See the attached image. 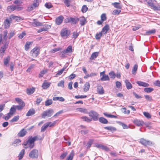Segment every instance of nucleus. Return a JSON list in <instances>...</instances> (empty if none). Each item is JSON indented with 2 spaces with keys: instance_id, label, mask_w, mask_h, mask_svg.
Listing matches in <instances>:
<instances>
[{
  "instance_id": "37",
  "label": "nucleus",
  "mask_w": 160,
  "mask_h": 160,
  "mask_svg": "<svg viewBox=\"0 0 160 160\" xmlns=\"http://www.w3.org/2000/svg\"><path fill=\"white\" fill-rule=\"evenodd\" d=\"M10 19H13L17 21H19L20 20V18L19 17L12 15L10 16Z\"/></svg>"
},
{
  "instance_id": "22",
  "label": "nucleus",
  "mask_w": 160,
  "mask_h": 160,
  "mask_svg": "<svg viewBox=\"0 0 160 160\" xmlns=\"http://www.w3.org/2000/svg\"><path fill=\"white\" fill-rule=\"evenodd\" d=\"M50 84L51 83L50 82H44L42 85V87L43 89H47L50 86Z\"/></svg>"
},
{
  "instance_id": "5",
  "label": "nucleus",
  "mask_w": 160,
  "mask_h": 160,
  "mask_svg": "<svg viewBox=\"0 0 160 160\" xmlns=\"http://www.w3.org/2000/svg\"><path fill=\"white\" fill-rule=\"evenodd\" d=\"M40 48L38 47H35L30 52V53L33 57H36L39 53Z\"/></svg>"
},
{
  "instance_id": "64",
  "label": "nucleus",
  "mask_w": 160,
  "mask_h": 160,
  "mask_svg": "<svg viewBox=\"0 0 160 160\" xmlns=\"http://www.w3.org/2000/svg\"><path fill=\"white\" fill-rule=\"evenodd\" d=\"M45 7L49 9L52 7V5L50 3H45Z\"/></svg>"
},
{
  "instance_id": "15",
  "label": "nucleus",
  "mask_w": 160,
  "mask_h": 160,
  "mask_svg": "<svg viewBox=\"0 0 160 160\" xmlns=\"http://www.w3.org/2000/svg\"><path fill=\"white\" fill-rule=\"evenodd\" d=\"M78 18L77 17L72 18L71 17L68 19V21L74 24H76L78 22Z\"/></svg>"
},
{
  "instance_id": "27",
  "label": "nucleus",
  "mask_w": 160,
  "mask_h": 160,
  "mask_svg": "<svg viewBox=\"0 0 160 160\" xmlns=\"http://www.w3.org/2000/svg\"><path fill=\"white\" fill-rule=\"evenodd\" d=\"M4 27L5 28H8L10 26V22L8 19H6L4 21Z\"/></svg>"
},
{
  "instance_id": "19",
  "label": "nucleus",
  "mask_w": 160,
  "mask_h": 160,
  "mask_svg": "<svg viewBox=\"0 0 160 160\" xmlns=\"http://www.w3.org/2000/svg\"><path fill=\"white\" fill-rule=\"evenodd\" d=\"M50 27V25H46L45 26L42 28L39 29L38 31V33H40L42 31H46L48 30V27Z\"/></svg>"
},
{
  "instance_id": "59",
  "label": "nucleus",
  "mask_w": 160,
  "mask_h": 160,
  "mask_svg": "<svg viewBox=\"0 0 160 160\" xmlns=\"http://www.w3.org/2000/svg\"><path fill=\"white\" fill-rule=\"evenodd\" d=\"M68 154V152H65L62 153L60 156V159H64Z\"/></svg>"
},
{
  "instance_id": "29",
  "label": "nucleus",
  "mask_w": 160,
  "mask_h": 160,
  "mask_svg": "<svg viewBox=\"0 0 160 160\" xmlns=\"http://www.w3.org/2000/svg\"><path fill=\"white\" fill-rule=\"evenodd\" d=\"M104 128L111 132L115 131L116 130V129L115 127L112 126L106 127Z\"/></svg>"
},
{
  "instance_id": "55",
  "label": "nucleus",
  "mask_w": 160,
  "mask_h": 160,
  "mask_svg": "<svg viewBox=\"0 0 160 160\" xmlns=\"http://www.w3.org/2000/svg\"><path fill=\"white\" fill-rule=\"evenodd\" d=\"M56 121H54L53 123H52L51 122H48L46 123L48 127H50L53 126L55 124Z\"/></svg>"
},
{
  "instance_id": "40",
  "label": "nucleus",
  "mask_w": 160,
  "mask_h": 160,
  "mask_svg": "<svg viewBox=\"0 0 160 160\" xmlns=\"http://www.w3.org/2000/svg\"><path fill=\"white\" fill-rule=\"evenodd\" d=\"M32 5L35 8L38 7L39 5V0H34Z\"/></svg>"
},
{
  "instance_id": "28",
  "label": "nucleus",
  "mask_w": 160,
  "mask_h": 160,
  "mask_svg": "<svg viewBox=\"0 0 160 160\" xmlns=\"http://www.w3.org/2000/svg\"><path fill=\"white\" fill-rule=\"evenodd\" d=\"M100 80L101 81H109L110 80L109 78L107 75H102V76L101 77Z\"/></svg>"
},
{
  "instance_id": "50",
  "label": "nucleus",
  "mask_w": 160,
  "mask_h": 160,
  "mask_svg": "<svg viewBox=\"0 0 160 160\" xmlns=\"http://www.w3.org/2000/svg\"><path fill=\"white\" fill-rule=\"evenodd\" d=\"M95 75H96V74L95 73H92L90 74L87 73L86 74V75L84 76V78L85 79H86L89 77H92Z\"/></svg>"
},
{
  "instance_id": "26",
  "label": "nucleus",
  "mask_w": 160,
  "mask_h": 160,
  "mask_svg": "<svg viewBox=\"0 0 160 160\" xmlns=\"http://www.w3.org/2000/svg\"><path fill=\"white\" fill-rule=\"evenodd\" d=\"M99 121L103 124H106L108 123V121L103 117H100L99 119Z\"/></svg>"
},
{
  "instance_id": "56",
  "label": "nucleus",
  "mask_w": 160,
  "mask_h": 160,
  "mask_svg": "<svg viewBox=\"0 0 160 160\" xmlns=\"http://www.w3.org/2000/svg\"><path fill=\"white\" fill-rule=\"evenodd\" d=\"M121 12L120 10H115L113 11L112 14L113 15H118Z\"/></svg>"
},
{
  "instance_id": "2",
  "label": "nucleus",
  "mask_w": 160,
  "mask_h": 160,
  "mask_svg": "<svg viewBox=\"0 0 160 160\" xmlns=\"http://www.w3.org/2000/svg\"><path fill=\"white\" fill-rule=\"evenodd\" d=\"M54 111L52 109H49L43 112L42 114V117L45 118L46 117H50L53 114Z\"/></svg>"
},
{
  "instance_id": "41",
  "label": "nucleus",
  "mask_w": 160,
  "mask_h": 160,
  "mask_svg": "<svg viewBox=\"0 0 160 160\" xmlns=\"http://www.w3.org/2000/svg\"><path fill=\"white\" fill-rule=\"evenodd\" d=\"M156 32L155 29H152V30L148 31L146 32V34L147 35H150L152 34H154Z\"/></svg>"
},
{
  "instance_id": "39",
  "label": "nucleus",
  "mask_w": 160,
  "mask_h": 160,
  "mask_svg": "<svg viewBox=\"0 0 160 160\" xmlns=\"http://www.w3.org/2000/svg\"><path fill=\"white\" fill-rule=\"evenodd\" d=\"M77 109L78 111L81 112H84L86 113H87L88 112L87 109L85 108H77Z\"/></svg>"
},
{
  "instance_id": "32",
  "label": "nucleus",
  "mask_w": 160,
  "mask_h": 160,
  "mask_svg": "<svg viewBox=\"0 0 160 160\" xmlns=\"http://www.w3.org/2000/svg\"><path fill=\"white\" fill-rule=\"evenodd\" d=\"M112 5H113L114 7L120 9L122 8V6L120 4V3L118 2H113L112 3Z\"/></svg>"
},
{
  "instance_id": "7",
  "label": "nucleus",
  "mask_w": 160,
  "mask_h": 160,
  "mask_svg": "<svg viewBox=\"0 0 160 160\" xmlns=\"http://www.w3.org/2000/svg\"><path fill=\"white\" fill-rule=\"evenodd\" d=\"M139 142L142 145L145 146H147V145L150 146L152 144V142L151 141L146 140L143 138L141 139Z\"/></svg>"
},
{
  "instance_id": "17",
  "label": "nucleus",
  "mask_w": 160,
  "mask_h": 160,
  "mask_svg": "<svg viewBox=\"0 0 160 160\" xmlns=\"http://www.w3.org/2000/svg\"><path fill=\"white\" fill-rule=\"evenodd\" d=\"M137 83L139 86H142L144 87H148L149 86V85L148 83L142 81H137Z\"/></svg>"
},
{
  "instance_id": "3",
  "label": "nucleus",
  "mask_w": 160,
  "mask_h": 160,
  "mask_svg": "<svg viewBox=\"0 0 160 160\" xmlns=\"http://www.w3.org/2000/svg\"><path fill=\"white\" fill-rule=\"evenodd\" d=\"M89 115L90 117H92L91 118L94 121H97L98 120L99 114L95 111H91L89 113Z\"/></svg>"
},
{
  "instance_id": "46",
  "label": "nucleus",
  "mask_w": 160,
  "mask_h": 160,
  "mask_svg": "<svg viewBox=\"0 0 160 160\" xmlns=\"http://www.w3.org/2000/svg\"><path fill=\"white\" fill-rule=\"evenodd\" d=\"M19 116L18 115L14 116L12 119L10 120L11 122H13L17 121L19 119Z\"/></svg>"
},
{
  "instance_id": "30",
  "label": "nucleus",
  "mask_w": 160,
  "mask_h": 160,
  "mask_svg": "<svg viewBox=\"0 0 160 160\" xmlns=\"http://www.w3.org/2000/svg\"><path fill=\"white\" fill-rule=\"evenodd\" d=\"M8 31L7 30H5L3 32V42L4 43L5 42H7L6 41L8 38L7 37Z\"/></svg>"
},
{
  "instance_id": "25",
  "label": "nucleus",
  "mask_w": 160,
  "mask_h": 160,
  "mask_svg": "<svg viewBox=\"0 0 160 160\" xmlns=\"http://www.w3.org/2000/svg\"><path fill=\"white\" fill-rule=\"evenodd\" d=\"M33 42H27L24 46L25 49L26 51H28L30 45L32 44Z\"/></svg>"
},
{
  "instance_id": "11",
  "label": "nucleus",
  "mask_w": 160,
  "mask_h": 160,
  "mask_svg": "<svg viewBox=\"0 0 160 160\" xmlns=\"http://www.w3.org/2000/svg\"><path fill=\"white\" fill-rule=\"evenodd\" d=\"M32 24L34 27H38L42 25V23L38 22L36 19H33V22L32 23Z\"/></svg>"
},
{
  "instance_id": "31",
  "label": "nucleus",
  "mask_w": 160,
  "mask_h": 160,
  "mask_svg": "<svg viewBox=\"0 0 160 160\" xmlns=\"http://www.w3.org/2000/svg\"><path fill=\"white\" fill-rule=\"evenodd\" d=\"M89 88L90 84L89 82H86L85 84L84 85V88L83 89L84 91L85 92L88 91L89 90Z\"/></svg>"
},
{
  "instance_id": "10",
  "label": "nucleus",
  "mask_w": 160,
  "mask_h": 160,
  "mask_svg": "<svg viewBox=\"0 0 160 160\" xmlns=\"http://www.w3.org/2000/svg\"><path fill=\"white\" fill-rule=\"evenodd\" d=\"M63 19V17L60 16L57 18L55 20L56 23L57 25H59L62 23Z\"/></svg>"
},
{
  "instance_id": "52",
  "label": "nucleus",
  "mask_w": 160,
  "mask_h": 160,
  "mask_svg": "<svg viewBox=\"0 0 160 160\" xmlns=\"http://www.w3.org/2000/svg\"><path fill=\"white\" fill-rule=\"evenodd\" d=\"M47 72V70H43L40 72L39 75V77H43V75L45 74Z\"/></svg>"
},
{
  "instance_id": "57",
  "label": "nucleus",
  "mask_w": 160,
  "mask_h": 160,
  "mask_svg": "<svg viewBox=\"0 0 160 160\" xmlns=\"http://www.w3.org/2000/svg\"><path fill=\"white\" fill-rule=\"evenodd\" d=\"M88 10V8L85 5H83L82 9V11L83 13L86 12Z\"/></svg>"
},
{
  "instance_id": "12",
  "label": "nucleus",
  "mask_w": 160,
  "mask_h": 160,
  "mask_svg": "<svg viewBox=\"0 0 160 160\" xmlns=\"http://www.w3.org/2000/svg\"><path fill=\"white\" fill-rule=\"evenodd\" d=\"M78 21H80V24L81 26L84 25L86 22V20L84 17H81L78 18Z\"/></svg>"
},
{
  "instance_id": "43",
  "label": "nucleus",
  "mask_w": 160,
  "mask_h": 160,
  "mask_svg": "<svg viewBox=\"0 0 160 160\" xmlns=\"http://www.w3.org/2000/svg\"><path fill=\"white\" fill-rule=\"evenodd\" d=\"M81 118L82 119L83 121L88 122H90L92 120V119L91 118H89L88 117L86 116L82 117H81Z\"/></svg>"
},
{
  "instance_id": "33",
  "label": "nucleus",
  "mask_w": 160,
  "mask_h": 160,
  "mask_svg": "<svg viewBox=\"0 0 160 160\" xmlns=\"http://www.w3.org/2000/svg\"><path fill=\"white\" fill-rule=\"evenodd\" d=\"M10 60V58L9 56H8L7 57L4 58L3 60L4 65H7L9 62Z\"/></svg>"
},
{
  "instance_id": "49",
  "label": "nucleus",
  "mask_w": 160,
  "mask_h": 160,
  "mask_svg": "<svg viewBox=\"0 0 160 160\" xmlns=\"http://www.w3.org/2000/svg\"><path fill=\"white\" fill-rule=\"evenodd\" d=\"M153 90V89L151 88H145L144 89V91L147 93L152 92Z\"/></svg>"
},
{
  "instance_id": "21",
  "label": "nucleus",
  "mask_w": 160,
  "mask_h": 160,
  "mask_svg": "<svg viewBox=\"0 0 160 160\" xmlns=\"http://www.w3.org/2000/svg\"><path fill=\"white\" fill-rule=\"evenodd\" d=\"M35 88H28L27 89V93L28 95H30L34 93Z\"/></svg>"
},
{
  "instance_id": "4",
  "label": "nucleus",
  "mask_w": 160,
  "mask_h": 160,
  "mask_svg": "<svg viewBox=\"0 0 160 160\" xmlns=\"http://www.w3.org/2000/svg\"><path fill=\"white\" fill-rule=\"evenodd\" d=\"M38 156V151L36 149L32 150L29 154V157L32 158H37Z\"/></svg>"
},
{
  "instance_id": "8",
  "label": "nucleus",
  "mask_w": 160,
  "mask_h": 160,
  "mask_svg": "<svg viewBox=\"0 0 160 160\" xmlns=\"http://www.w3.org/2000/svg\"><path fill=\"white\" fill-rule=\"evenodd\" d=\"M70 33V32L69 30L66 29H64L61 30L60 34L62 37L65 36L68 37Z\"/></svg>"
},
{
  "instance_id": "9",
  "label": "nucleus",
  "mask_w": 160,
  "mask_h": 160,
  "mask_svg": "<svg viewBox=\"0 0 160 160\" xmlns=\"http://www.w3.org/2000/svg\"><path fill=\"white\" fill-rule=\"evenodd\" d=\"M97 91L98 93L100 95L103 94L104 93L103 88L101 85L97 86Z\"/></svg>"
},
{
  "instance_id": "14",
  "label": "nucleus",
  "mask_w": 160,
  "mask_h": 160,
  "mask_svg": "<svg viewBox=\"0 0 160 160\" xmlns=\"http://www.w3.org/2000/svg\"><path fill=\"white\" fill-rule=\"evenodd\" d=\"M109 25L106 24L102 28L101 32L103 34H105L109 30Z\"/></svg>"
},
{
  "instance_id": "58",
  "label": "nucleus",
  "mask_w": 160,
  "mask_h": 160,
  "mask_svg": "<svg viewBox=\"0 0 160 160\" xmlns=\"http://www.w3.org/2000/svg\"><path fill=\"white\" fill-rule=\"evenodd\" d=\"M66 68H63L61 69L60 70L58 71L57 73L56 74V75H61L63 72L65 70Z\"/></svg>"
},
{
  "instance_id": "42",
  "label": "nucleus",
  "mask_w": 160,
  "mask_h": 160,
  "mask_svg": "<svg viewBox=\"0 0 160 160\" xmlns=\"http://www.w3.org/2000/svg\"><path fill=\"white\" fill-rule=\"evenodd\" d=\"M138 66L137 64H135L133 66V69L132 70V73L133 74H135L136 72L138 69Z\"/></svg>"
},
{
  "instance_id": "45",
  "label": "nucleus",
  "mask_w": 160,
  "mask_h": 160,
  "mask_svg": "<svg viewBox=\"0 0 160 160\" xmlns=\"http://www.w3.org/2000/svg\"><path fill=\"white\" fill-rule=\"evenodd\" d=\"M79 34V32H74L72 33V38H74L75 39Z\"/></svg>"
},
{
  "instance_id": "48",
  "label": "nucleus",
  "mask_w": 160,
  "mask_h": 160,
  "mask_svg": "<svg viewBox=\"0 0 160 160\" xmlns=\"http://www.w3.org/2000/svg\"><path fill=\"white\" fill-rule=\"evenodd\" d=\"M52 103V99H48L46 101L45 105L46 106H48L51 105Z\"/></svg>"
},
{
  "instance_id": "53",
  "label": "nucleus",
  "mask_w": 160,
  "mask_h": 160,
  "mask_svg": "<svg viewBox=\"0 0 160 160\" xmlns=\"http://www.w3.org/2000/svg\"><path fill=\"white\" fill-rule=\"evenodd\" d=\"M65 4L67 7H69L70 6V2L71 0H62Z\"/></svg>"
},
{
  "instance_id": "51",
  "label": "nucleus",
  "mask_w": 160,
  "mask_h": 160,
  "mask_svg": "<svg viewBox=\"0 0 160 160\" xmlns=\"http://www.w3.org/2000/svg\"><path fill=\"white\" fill-rule=\"evenodd\" d=\"M103 34L101 32H99L98 33H97L95 36L97 40H99Z\"/></svg>"
},
{
  "instance_id": "38",
  "label": "nucleus",
  "mask_w": 160,
  "mask_h": 160,
  "mask_svg": "<svg viewBox=\"0 0 160 160\" xmlns=\"http://www.w3.org/2000/svg\"><path fill=\"white\" fill-rule=\"evenodd\" d=\"M7 9L10 11H13L16 9V6L11 5L8 7Z\"/></svg>"
},
{
  "instance_id": "62",
  "label": "nucleus",
  "mask_w": 160,
  "mask_h": 160,
  "mask_svg": "<svg viewBox=\"0 0 160 160\" xmlns=\"http://www.w3.org/2000/svg\"><path fill=\"white\" fill-rule=\"evenodd\" d=\"M101 19L102 21H104L106 20L107 18L106 16V14L105 13L102 14L101 16Z\"/></svg>"
},
{
  "instance_id": "60",
  "label": "nucleus",
  "mask_w": 160,
  "mask_h": 160,
  "mask_svg": "<svg viewBox=\"0 0 160 160\" xmlns=\"http://www.w3.org/2000/svg\"><path fill=\"white\" fill-rule=\"evenodd\" d=\"M21 142V140L19 139H16L13 142L14 146H17V145Z\"/></svg>"
},
{
  "instance_id": "35",
  "label": "nucleus",
  "mask_w": 160,
  "mask_h": 160,
  "mask_svg": "<svg viewBox=\"0 0 160 160\" xmlns=\"http://www.w3.org/2000/svg\"><path fill=\"white\" fill-rule=\"evenodd\" d=\"M74 152L72 150L68 157L66 160H72L74 155Z\"/></svg>"
},
{
  "instance_id": "20",
  "label": "nucleus",
  "mask_w": 160,
  "mask_h": 160,
  "mask_svg": "<svg viewBox=\"0 0 160 160\" xmlns=\"http://www.w3.org/2000/svg\"><path fill=\"white\" fill-rule=\"evenodd\" d=\"M35 113V111L33 109H30L27 112L26 116H28L33 115Z\"/></svg>"
},
{
  "instance_id": "61",
  "label": "nucleus",
  "mask_w": 160,
  "mask_h": 160,
  "mask_svg": "<svg viewBox=\"0 0 160 160\" xmlns=\"http://www.w3.org/2000/svg\"><path fill=\"white\" fill-rule=\"evenodd\" d=\"M119 124L122 126L123 129H127L128 128V126L126 124L121 122H119Z\"/></svg>"
},
{
  "instance_id": "54",
  "label": "nucleus",
  "mask_w": 160,
  "mask_h": 160,
  "mask_svg": "<svg viewBox=\"0 0 160 160\" xmlns=\"http://www.w3.org/2000/svg\"><path fill=\"white\" fill-rule=\"evenodd\" d=\"M34 8H35L31 4L28 7L27 10L28 12H30L33 10Z\"/></svg>"
},
{
  "instance_id": "47",
  "label": "nucleus",
  "mask_w": 160,
  "mask_h": 160,
  "mask_svg": "<svg viewBox=\"0 0 160 160\" xmlns=\"http://www.w3.org/2000/svg\"><path fill=\"white\" fill-rule=\"evenodd\" d=\"M48 127V126L46 123L44 124L41 127V132H44Z\"/></svg>"
},
{
  "instance_id": "1",
  "label": "nucleus",
  "mask_w": 160,
  "mask_h": 160,
  "mask_svg": "<svg viewBox=\"0 0 160 160\" xmlns=\"http://www.w3.org/2000/svg\"><path fill=\"white\" fill-rule=\"evenodd\" d=\"M42 138L39 136L37 135L32 138L31 137L28 140L24 142L23 145L24 146V148L27 149L29 148H32L34 146V142L36 140H41Z\"/></svg>"
},
{
  "instance_id": "23",
  "label": "nucleus",
  "mask_w": 160,
  "mask_h": 160,
  "mask_svg": "<svg viewBox=\"0 0 160 160\" xmlns=\"http://www.w3.org/2000/svg\"><path fill=\"white\" fill-rule=\"evenodd\" d=\"M98 52H95L93 53L91 55L90 59V60L95 59L98 56Z\"/></svg>"
},
{
  "instance_id": "6",
  "label": "nucleus",
  "mask_w": 160,
  "mask_h": 160,
  "mask_svg": "<svg viewBox=\"0 0 160 160\" xmlns=\"http://www.w3.org/2000/svg\"><path fill=\"white\" fill-rule=\"evenodd\" d=\"M8 42H5V43H4V45L0 49V57H1L2 58L3 56L6 49L8 47Z\"/></svg>"
},
{
  "instance_id": "44",
  "label": "nucleus",
  "mask_w": 160,
  "mask_h": 160,
  "mask_svg": "<svg viewBox=\"0 0 160 160\" xmlns=\"http://www.w3.org/2000/svg\"><path fill=\"white\" fill-rule=\"evenodd\" d=\"M108 74L110 78H112V79H114L115 78L116 75L113 71H111Z\"/></svg>"
},
{
  "instance_id": "36",
  "label": "nucleus",
  "mask_w": 160,
  "mask_h": 160,
  "mask_svg": "<svg viewBox=\"0 0 160 160\" xmlns=\"http://www.w3.org/2000/svg\"><path fill=\"white\" fill-rule=\"evenodd\" d=\"M16 111V108L15 107L14 105H13V106L10 109L9 113L12 116L13 113L15 112Z\"/></svg>"
},
{
  "instance_id": "63",
  "label": "nucleus",
  "mask_w": 160,
  "mask_h": 160,
  "mask_svg": "<svg viewBox=\"0 0 160 160\" xmlns=\"http://www.w3.org/2000/svg\"><path fill=\"white\" fill-rule=\"evenodd\" d=\"M144 115L147 118H151V116L150 114L147 112H143Z\"/></svg>"
},
{
  "instance_id": "13",
  "label": "nucleus",
  "mask_w": 160,
  "mask_h": 160,
  "mask_svg": "<svg viewBox=\"0 0 160 160\" xmlns=\"http://www.w3.org/2000/svg\"><path fill=\"white\" fill-rule=\"evenodd\" d=\"M133 122L138 126H142L144 124V122L142 120L136 119L133 121Z\"/></svg>"
},
{
  "instance_id": "18",
  "label": "nucleus",
  "mask_w": 160,
  "mask_h": 160,
  "mask_svg": "<svg viewBox=\"0 0 160 160\" xmlns=\"http://www.w3.org/2000/svg\"><path fill=\"white\" fill-rule=\"evenodd\" d=\"M27 132L24 129H22L18 134V136L19 137H23L26 134Z\"/></svg>"
},
{
  "instance_id": "24",
  "label": "nucleus",
  "mask_w": 160,
  "mask_h": 160,
  "mask_svg": "<svg viewBox=\"0 0 160 160\" xmlns=\"http://www.w3.org/2000/svg\"><path fill=\"white\" fill-rule=\"evenodd\" d=\"M127 88L128 89H131L132 88L131 84L129 82L128 80H126L125 81Z\"/></svg>"
},
{
  "instance_id": "34",
  "label": "nucleus",
  "mask_w": 160,
  "mask_h": 160,
  "mask_svg": "<svg viewBox=\"0 0 160 160\" xmlns=\"http://www.w3.org/2000/svg\"><path fill=\"white\" fill-rule=\"evenodd\" d=\"M24 153H25V150L24 149H22L21 151V152H20L19 154V156H18V159L19 160L21 159L22 158L24 154Z\"/></svg>"
},
{
  "instance_id": "16",
  "label": "nucleus",
  "mask_w": 160,
  "mask_h": 160,
  "mask_svg": "<svg viewBox=\"0 0 160 160\" xmlns=\"http://www.w3.org/2000/svg\"><path fill=\"white\" fill-rule=\"evenodd\" d=\"M72 52V48L71 46H68L66 50L62 51V52L63 54Z\"/></svg>"
}]
</instances>
